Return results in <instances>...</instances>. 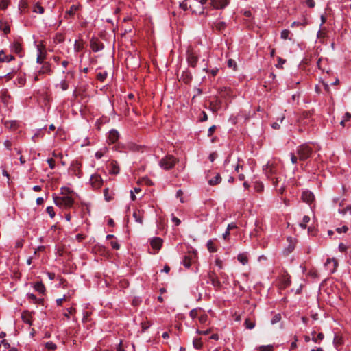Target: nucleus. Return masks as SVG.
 I'll return each instance as SVG.
<instances>
[{
    "label": "nucleus",
    "mask_w": 351,
    "mask_h": 351,
    "mask_svg": "<svg viewBox=\"0 0 351 351\" xmlns=\"http://www.w3.org/2000/svg\"><path fill=\"white\" fill-rule=\"evenodd\" d=\"M64 194L62 197H54L53 201L57 206L60 208H70L73 204V199L71 197L69 196L64 192H62Z\"/></svg>",
    "instance_id": "f257e3e1"
},
{
    "label": "nucleus",
    "mask_w": 351,
    "mask_h": 351,
    "mask_svg": "<svg viewBox=\"0 0 351 351\" xmlns=\"http://www.w3.org/2000/svg\"><path fill=\"white\" fill-rule=\"evenodd\" d=\"M178 160L173 156H167L162 158L160 162L159 165L161 168L165 170H169L173 168L175 165L177 163Z\"/></svg>",
    "instance_id": "f03ea898"
},
{
    "label": "nucleus",
    "mask_w": 351,
    "mask_h": 351,
    "mask_svg": "<svg viewBox=\"0 0 351 351\" xmlns=\"http://www.w3.org/2000/svg\"><path fill=\"white\" fill-rule=\"evenodd\" d=\"M297 153L300 160H305L310 157L312 153V149L308 145L304 144L298 147Z\"/></svg>",
    "instance_id": "7ed1b4c3"
},
{
    "label": "nucleus",
    "mask_w": 351,
    "mask_h": 351,
    "mask_svg": "<svg viewBox=\"0 0 351 351\" xmlns=\"http://www.w3.org/2000/svg\"><path fill=\"white\" fill-rule=\"evenodd\" d=\"M263 171L265 176L269 180L278 174L276 166L270 162L263 166Z\"/></svg>",
    "instance_id": "20e7f679"
},
{
    "label": "nucleus",
    "mask_w": 351,
    "mask_h": 351,
    "mask_svg": "<svg viewBox=\"0 0 351 351\" xmlns=\"http://www.w3.org/2000/svg\"><path fill=\"white\" fill-rule=\"evenodd\" d=\"M337 266L338 262L334 258H328L326 263H324V268L329 274H333L334 272H335Z\"/></svg>",
    "instance_id": "39448f33"
},
{
    "label": "nucleus",
    "mask_w": 351,
    "mask_h": 351,
    "mask_svg": "<svg viewBox=\"0 0 351 351\" xmlns=\"http://www.w3.org/2000/svg\"><path fill=\"white\" fill-rule=\"evenodd\" d=\"M187 62L191 67H195L198 61V57L191 49L187 50Z\"/></svg>",
    "instance_id": "423d86ee"
},
{
    "label": "nucleus",
    "mask_w": 351,
    "mask_h": 351,
    "mask_svg": "<svg viewBox=\"0 0 351 351\" xmlns=\"http://www.w3.org/2000/svg\"><path fill=\"white\" fill-rule=\"evenodd\" d=\"M90 183L94 189H99L103 184V180L98 174H93L90 178Z\"/></svg>",
    "instance_id": "0eeeda50"
},
{
    "label": "nucleus",
    "mask_w": 351,
    "mask_h": 351,
    "mask_svg": "<svg viewBox=\"0 0 351 351\" xmlns=\"http://www.w3.org/2000/svg\"><path fill=\"white\" fill-rule=\"evenodd\" d=\"M90 47L93 51L97 52L104 48V45L97 38H93L90 40Z\"/></svg>",
    "instance_id": "6e6552de"
},
{
    "label": "nucleus",
    "mask_w": 351,
    "mask_h": 351,
    "mask_svg": "<svg viewBox=\"0 0 351 351\" xmlns=\"http://www.w3.org/2000/svg\"><path fill=\"white\" fill-rule=\"evenodd\" d=\"M302 199L307 204H311L314 201V195L309 191H304L302 193Z\"/></svg>",
    "instance_id": "1a4fd4ad"
},
{
    "label": "nucleus",
    "mask_w": 351,
    "mask_h": 351,
    "mask_svg": "<svg viewBox=\"0 0 351 351\" xmlns=\"http://www.w3.org/2000/svg\"><path fill=\"white\" fill-rule=\"evenodd\" d=\"M228 3L227 0H212L211 4L216 9H222Z\"/></svg>",
    "instance_id": "9d476101"
},
{
    "label": "nucleus",
    "mask_w": 351,
    "mask_h": 351,
    "mask_svg": "<svg viewBox=\"0 0 351 351\" xmlns=\"http://www.w3.org/2000/svg\"><path fill=\"white\" fill-rule=\"evenodd\" d=\"M119 138V134L116 130H111L109 132L108 141L110 143H114Z\"/></svg>",
    "instance_id": "9b49d317"
},
{
    "label": "nucleus",
    "mask_w": 351,
    "mask_h": 351,
    "mask_svg": "<svg viewBox=\"0 0 351 351\" xmlns=\"http://www.w3.org/2000/svg\"><path fill=\"white\" fill-rule=\"evenodd\" d=\"M162 243V240L159 237L154 238L150 242L152 247L156 250V251L160 249Z\"/></svg>",
    "instance_id": "f8f14e48"
},
{
    "label": "nucleus",
    "mask_w": 351,
    "mask_h": 351,
    "mask_svg": "<svg viewBox=\"0 0 351 351\" xmlns=\"http://www.w3.org/2000/svg\"><path fill=\"white\" fill-rule=\"evenodd\" d=\"M38 73V74H50L51 73V64L49 62H44Z\"/></svg>",
    "instance_id": "ddd939ff"
},
{
    "label": "nucleus",
    "mask_w": 351,
    "mask_h": 351,
    "mask_svg": "<svg viewBox=\"0 0 351 351\" xmlns=\"http://www.w3.org/2000/svg\"><path fill=\"white\" fill-rule=\"evenodd\" d=\"M109 171L112 174H118L119 173V167L117 162L112 161L110 164Z\"/></svg>",
    "instance_id": "4468645a"
},
{
    "label": "nucleus",
    "mask_w": 351,
    "mask_h": 351,
    "mask_svg": "<svg viewBox=\"0 0 351 351\" xmlns=\"http://www.w3.org/2000/svg\"><path fill=\"white\" fill-rule=\"evenodd\" d=\"M221 177L220 176L219 173H215V176L208 180V184L210 185V186H214V185H216V184H218L221 182Z\"/></svg>",
    "instance_id": "2eb2a0df"
},
{
    "label": "nucleus",
    "mask_w": 351,
    "mask_h": 351,
    "mask_svg": "<svg viewBox=\"0 0 351 351\" xmlns=\"http://www.w3.org/2000/svg\"><path fill=\"white\" fill-rule=\"evenodd\" d=\"M11 49L12 51L18 54L19 56H22L21 51H22V47L20 45V43L15 42L12 44L11 46Z\"/></svg>",
    "instance_id": "dca6fc26"
},
{
    "label": "nucleus",
    "mask_w": 351,
    "mask_h": 351,
    "mask_svg": "<svg viewBox=\"0 0 351 351\" xmlns=\"http://www.w3.org/2000/svg\"><path fill=\"white\" fill-rule=\"evenodd\" d=\"M104 195L105 200L107 202H110L113 199L114 193L110 191L108 188H105L104 190Z\"/></svg>",
    "instance_id": "f3484780"
},
{
    "label": "nucleus",
    "mask_w": 351,
    "mask_h": 351,
    "mask_svg": "<svg viewBox=\"0 0 351 351\" xmlns=\"http://www.w3.org/2000/svg\"><path fill=\"white\" fill-rule=\"evenodd\" d=\"M29 0H21L19 4V8L21 12H24L28 8Z\"/></svg>",
    "instance_id": "a211bd4d"
},
{
    "label": "nucleus",
    "mask_w": 351,
    "mask_h": 351,
    "mask_svg": "<svg viewBox=\"0 0 351 351\" xmlns=\"http://www.w3.org/2000/svg\"><path fill=\"white\" fill-rule=\"evenodd\" d=\"M237 260L243 265H245L248 263V258L245 253H241L237 256Z\"/></svg>",
    "instance_id": "6ab92c4d"
},
{
    "label": "nucleus",
    "mask_w": 351,
    "mask_h": 351,
    "mask_svg": "<svg viewBox=\"0 0 351 351\" xmlns=\"http://www.w3.org/2000/svg\"><path fill=\"white\" fill-rule=\"evenodd\" d=\"M343 338L341 335L336 334L333 339V343L336 348L341 346L343 344Z\"/></svg>",
    "instance_id": "aec40b11"
},
{
    "label": "nucleus",
    "mask_w": 351,
    "mask_h": 351,
    "mask_svg": "<svg viewBox=\"0 0 351 351\" xmlns=\"http://www.w3.org/2000/svg\"><path fill=\"white\" fill-rule=\"evenodd\" d=\"M21 318L25 323L29 325H32V316L29 313H23L21 315Z\"/></svg>",
    "instance_id": "412c9836"
},
{
    "label": "nucleus",
    "mask_w": 351,
    "mask_h": 351,
    "mask_svg": "<svg viewBox=\"0 0 351 351\" xmlns=\"http://www.w3.org/2000/svg\"><path fill=\"white\" fill-rule=\"evenodd\" d=\"M133 217L136 222L139 223L140 224L143 223V214L140 210L134 211Z\"/></svg>",
    "instance_id": "4be33fe9"
},
{
    "label": "nucleus",
    "mask_w": 351,
    "mask_h": 351,
    "mask_svg": "<svg viewBox=\"0 0 351 351\" xmlns=\"http://www.w3.org/2000/svg\"><path fill=\"white\" fill-rule=\"evenodd\" d=\"M34 289L40 293H44L45 287L41 282H36L34 286Z\"/></svg>",
    "instance_id": "5701e85b"
},
{
    "label": "nucleus",
    "mask_w": 351,
    "mask_h": 351,
    "mask_svg": "<svg viewBox=\"0 0 351 351\" xmlns=\"http://www.w3.org/2000/svg\"><path fill=\"white\" fill-rule=\"evenodd\" d=\"M272 180V183L274 187L277 188L279 185V183L281 182L282 180V177L280 175L277 174L274 178L271 179Z\"/></svg>",
    "instance_id": "b1692460"
},
{
    "label": "nucleus",
    "mask_w": 351,
    "mask_h": 351,
    "mask_svg": "<svg viewBox=\"0 0 351 351\" xmlns=\"http://www.w3.org/2000/svg\"><path fill=\"white\" fill-rule=\"evenodd\" d=\"M244 324L247 329H253L255 327V322L253 320H251L249 318H247L245 320Z\"/></svg>",
    "instance_id": "393cba45"
},
{
    "label": "nucleus",
    "mask_w": 351,
    "mask_h": 351,
    "mask_svg": "<svg viewBox=\"0 0 351 351\" xmlns=\"http://www.w3.org/2000/svg\"><path fill=\"white\" fill-rule=\"evenodd\" d=\"M315 332L312 333V335H313L312 340L315 343H318L324 339V334L322 332L317 334V336H315Z\"/></svg>",
    "instance_id": "a878e982"
},
{
    "label": "nucleus",
    "mask_w": 351,
    "mask_h": 351,
    "mask_svg": "<svg viewBox=\"0 0 351 351\" xmlns=\"http://www.w3.org/2000/svg\"><path fill=\"white\" fill-rule=\"evenodd\" d=\"M181 77L182 78V80L184 81L185 83H188L191 80L192 75L189 72L184 71V72H183Z\"/></svg>",
    "instance_id": "bb28decb"
},
{
    "label": "nucleus",
    "mask_w": 351,
    "mask_h": 351,
    "mask_svg": "<svg viewBox=\"0 0 351 351\" xmlns=\"http://www.w3.org/2000/svg\"><path fill=\"white\" fill-rule=\"evenodd\" d=\"M207 248H208V250L210 252H217V247H215L213 240H209L207 242Z\"/></svg>",
    "instance_id": "cd10ccee"
},
{
    "label": "nucleus",
    "mask_w": 351,
    "mask_h": 351,
    "mask_svg": "<svg viewBox=\"0 0 351 351\" xmlns=\"http://www.w3.org/2000/svg\"><path fill=\"white\" fill-rule=\"evenodd\" d=\"M32 11L36 13L43 14L44 8L40 4L36 3L33 5Z\"/></svg>",
    "instance_id": "c85d7f7f"
},
{
    "label": "nucleus",
    "mask_w": 351,
    "mask_h": 351,
    "mask_svg": "<svg viewBox=\"0 0 351 351\" xmlns=\"http://www.w3.org/2000/svg\"><path fill=\"white\" fill-rule=\"evenodd\" d=\"M37 50H38V56H37V58H36V62L37 63H39V64H43V59H44V57L42 58V51H41V47L40 45H38L37 46Z\"/></svg>",
    "instance_id": "c756f323"
},
{
    "label": "nucleus",
    "mask_w": 351,
    "mask_h": 351,
    "mask_svg": "<svg viewBox=\"0 0 351 351\" xmlns=\"http://www.w3.org/2000/svg\"><path fill=\"white\" fill-rule=\"evenodd\" d=\"M339 213L342 215H346L347 213L351 215V205L347 206L346 208H339Z\"/></svg>",
    "instance_id": "7c9ffc66"
},
{
    "label": "nucleus",
    "mask_w": 351,
    "mask_h": 351,
    "mask_svg": "<svg viewBox=\"0 0 351 351\" xmlns=\"http://www.w3.org/2000/svg\"><path fill=\"white\" fill-rule=\"evenodd\" d=\"M254 187L256 192H262L264 189V185L261 182H255Z\"/></svg>",
    "instance_id": "2f4dec72"
},
{
    "label": "nucleus",
    "mask_w": 351,
    "mask_h": 351,
    "mask_svg": "<svg viewBox=\"0 0 351 351\" xmlns=\"http://www.w3.org/2000/svg\"><path fill=\"white\" fill-rule=\"evenodd\" d=\"M0 29L3 32L4 34L10 32V28L8 23H0Z\"/></svg>",
    "instance_id": "473e14b6"
},
{
    "label": "nucleus",
    "mask_w": 351,
    "mask_h": 351,
    "mask_svg": "<svg viewBox=\"0 0 351 351\" xmlns=\"http://www.w3.org/2000/svg\"><path fill=\"white\" fill-rule=\"evenodd\" d=\"M243 16L245 17V20H248L250 18H252V19H255V16L253 15L251 10H245L243 12Z\"/></svg>",
    "instance_id": "72a5a7b5"
},
{
    "label": "nucleus",
    "mask_w": 351,
    "mask_h": 351,
    "mask_svg": "<svg viewBox=\"0 0 351 351\" xmlns=\"http://www.w3.org/2000/svg\"><path fill=\"white\" fill-rule=\"evenodd\" d=\"M107 152V148L104 147L103 149H101L100 150L97 151L95 153V157L97 159L101 158V157L105 154V153Z\"/></svg>",
    "instance_id": "f704fd0d"
},
{
    "label": "nucleus",
    "mask_w": 351,
    "mask_h": 351,
    "mask_svg": "<svg viewBox=\"0 0 351 351\" xmlns=\"http://www.w3.org/2000/svg\"><path fill=\"white\" fill-rule=\"evenodd\" d=\"M309 221H310V217L307 215H305L302 219V222L301 223H300V226L304 229L306 228V224L309 222Z\"/></svg>",
    "instance_id": "c9c22d12"
},
{
    "label": "nucleus",
    "mask_w": 351,
    "mask_h": 351,
    "mask_svg": "<svg viewBox=\"0 0 351 351\" xmlns=\"http://www.w3.org/2000/svg\"><path fill=\"white\" fill-rule=\"evenodd\" d=\"M210 280H211L212 285L215 287H219L220 286V282L214 276H209Z\"/></svg>",
    "instance_id": "e433bc0d"
},
{
    "label": "nucleus",
    "mask_w": 351,
    "mask_h": 351,
    "mask_svg": "<svg viewBox=\"0 0 351 351\" xmlns=\"http://www.w3.org/2000/svg\"><path fill=\"white\" fill-rule=\"evenodd\" d=\"M281 319V315L280 313L275 314L271 320L272 324L279 322Z\"/></svg>",
    "instance_id": "4c0bfd02"
},
{
    "label": "nucleus",
    "mask_w": 351,
    "mask_h": 351,
    "mask_svg": "<svg viewBox=\"0 0 351 351\" xmlns=\"http://www.w3.org/2000/svg\"><path fill=\"white\" fill-rule=\"evenodd\" d=\"M9 0H0V10H5L9 5Z\"/></svg>",
    "instance_id": "58836bf2"
},
{
    "label": "nucleus",
    "mask_w": 351,
    "mask_h": 351,
    "mask_svg": "<svg viewBox=\"0 0 351 351\" xmlns=\"http://www.w3.org/2000/svg\"><path fill=\"white\" fill-rule=\"evenodd\" d=\"M200 310H198V309H193L190 311L189 313V315H190V317L192 318V319H195L196 317H198L199 316V311Z\"/></svg>",
    "instance_id": "ea45409f"
},
{
    "label": "nucleus",
    "mask_w": 351,
    "mask_h": 351,
    "mask_svg": "<svg viewBox=\"0 0 351 351\" xmlns=\"http://www.w3.org/2000/svg\"><path fill=\"white\" fill-rule=\"evenodd\" d=\"M193 346L196 349H200L202 346L201 339H195L193 340Z\"/></svg>",
    "instance_id": "a19ab883"
},
{
    "label": "nucleus",
    "mask_w": 351,
    "mask_h": 351,
    "mask_svg": "<svg viewBox=\"0 0 351 351\" xmlns=\"http://www.w3.org/2000/svg\"><path fill=\"white\" fill-rule=\"evenodd\" d=\"M198 319L201 324H205L208 320V315L206 314L199 315Z\"/></svg>",
    "instance_id": "79ce46f5"
},
{
    "label": "nucleus",
    "mask_w": 351,
    "mask_h": 351,
    "mask_svg": "<svg viewBox=\"0 0 351 351\" xmlns=\"http://www.w3.org/2000/svg\"><path fill=\"white\" fill-rule=\"evenodd\" d=\"M47 213L49 215L51 218H53L55 216V212L53 206H48L46 208Z\"/></svg>",
    "instance_id": "37998d69"
},
{
    "label": "nucleus",
    "mask_w": 351,
    "mask_h": 351,
    "mask_svg": "<svg viewBox=\"0 0 351 351\" xmlns=\"http://www.w3.org/2000/svg\"><path fill=\"white\" fill-rule=\"evenodd\" d=\"M45 347L49 350H53L56 348V345L54 343L49 341L46 343Z\"/></svg>",
    "instance_id": "c03bdc74"
},
{
    "label": "nucleus",
    "mask_w": 351,
    "mask_h": 351,
    "mask_svg": "<svg viewBox=\"0 0 351 351\" xmlns=\"http://www.w3.org/2000/svg\"><path fill=\"white\" fill-rule=\"evenodd\" d=\"M97 79L101 80V81H104L106 77H107V72L104 71V72H100L97 74Z\"/></svg>",
    "instance_id": "a18cd8bd"
},
{
    "label": "nucleus",
    "mask_w": 351,
    "mask_h": 351,
    "mask_svg": "<svg viewBox=\"0 0 351 351\" xmlns=\"http://www.w3.org/2000/svg\"><path fill=\"white\" fill-rule=\"evenodd\" d=\"M182 263L185 267L189 268L191 265V259L186 256L184 257Z\"/></svg>",
    "instance_id": "49530a36"
},
{
    "label": "nucleus",
    "mask_w": 351,
    "mask_h": 351,
    "mask_svg": "<svg viewBox=\"0 0 351 351\" xmlns=\"http://www.w3.org/2000/svg\"><path fill=\"white\" fill-rule=\"evenodd\" d=\"M111 247L114 250H119L120 248V245L115 240L111 241L110 242Z\"/></svg>",
    "instance_id": "de8ad7c7"
},
{
    "label": "nucleus",
    "mask_w": 351,
    "mask_h": 351,
    "mask_svg": "<svg viewBox=\"0 0 351 351\" xmlns=\"http://www.w3.org/2000/svg\"><path fill=\"white\" fill-rule=\"evenodd\" d=\"M64 40V37L62 34H56V37H55V41L56 43H62Z\"/></svg>",
    "instance_id": "09e8293b"
},
{
    "label": "nucleus",
    "mask_w": 351,
    "mask_h": 351,
    "mask_svg": "<svg viewBox=\"0 0 351 351\" xmlns=\"http://www.w3.org/2000/svg\"><path fill=\"white\" fill-rule=\"evenodd\" d=\"M290 32L287 29L282 30L281 32V38L282 39H288Z\"/></svg>",
    "instance_id": "8fccbe9b"
},
{
    "label": "nucleus",
    "mask_w": 351,
    "mask_h": 351,
    "mask_svg": "<svg viewBox=\"0 0 351 351\" xmlns=\"http://www.w3.org/2000/svg\"><path fill=\"white\" fill-rule=\"evenodd\" d=\"M59 86L62 90H66L68 89V84L65 80L61 81Z\"/></svg>",
    "instance_id": "3c124183"
},
{
    "label": "nucleus",
    "mask_w": 351,
    "mask_h": 351,
    "mask_svg": "<svg viewBox=\"0 0 351 351\" xmlns=\"http://www.w3.org/2000/svg\"><path fill=\"white\" fill-rule=\"evenodd\" d=\"M348 228L346 226H343L342 227H340V228H337L336 229V231L338 232V233H345L348 231Z\"/></svg>",
    "instance_id": "603ef678"
},
{
    "label": "nucleus",
    "mask_w": 351,
    "mask_h": 351,
    "mask_svg": "<svg viewBox=\"0 0 351 351\" xmlns=\"http://www.w3.org/2000/svg\"><path fill=\"white\" fill-rule=\"evenodd\" d=\"M7 61H8L7 56L5 55L4 51L3 50H1L0 51V62H7Z\"/></svg>",
    "instance_id": "864d4df0"
},
{
    "label": "nucleus",
    "mask_w": 351,
    "mask_h": 351,
    "mask_svg": "<svg viewBox=\"0 0 351 351\" xmlns=\"http://www.w3.org/2000/svg\"><path fill=\"white\" fill-rule=\"evenodd\" d=\"M74 49L75 51H80L82 49V45L76 40L74 45Z\"/></svg>",
    "instance_id": "5fc2aeb1"
},
{
    "label": "nucleus",
    "mask_w": 351,
    "mask_h": 351,
    "mask_svg": "<svg viewBox=\"0 0 351 351\" xmlns=\"http://www.w3.org/2000/svg\"><path fill=\"white\" fill-rule=\"evenodd\" d=\"M47 163L49 164V167L53 169L55 167V161L53 158L47 159Z\"/></svg>",
    "instance_id": "6e6d98bb"
},
{
    "label": "nucleus",
    "mask_w": 351,
    "mask_h": 351,
    "mask_svg": "<svg viewBox=\"0 0 351 351\" xmlns=\"http://www.w3.org/2000/svg\"><path fill=\"white\" fill-rule=\"evenodd\" d=\"M77 10V8L74 5L71 6L70 10L66 12V14L71 16L74 14V12Z\"/></svg>",
    "instance_id": "4d7b16f0"
},
{
    "label": "nucleus",
    "mask_w": 351,
    "mask_h": 351,
    "mask_svg": "<svg viewBox=\"0 0 351 351\" xmlns=\"http://www.w3.org/2000/svg\"><path fill=\"white\" fill-rule=\"evenodd\" d=\"M261 350L262 351H271L272 350V346H263L260 348Z\"/></svg>",
    "instance_id": "13d9d810"
},
{
    "label": "nucleus",
    "mask_w": 351,
    "mask_h": 351,
    "mask_svg": "<svg viewBox=\"0 0 351 351\" xmlns=\"http://www.w3.org/2000/svg\"><path fill=\"white\" fill-rule=\"evenodd\" d=\"M228 66L230 68H234V69H235V67H236V63H235V62H234L233 60L230 59V60L228 61Z\"/></svg>",
    "instance_id": "bf43d9fd"
},
{
    "label": "nucleus",
    "mask_w": 351,
    "mask_h": 351,
    "mask_svg": "<svg viewBox=\"0 0 351 351\" xmlns=\"http://www.w3.org/2000/svg\"><path fill=\"white\" fill-rule=\"evenodd\" d=\"M306 3L309 8H313L315 6L314 0H306Z\"/></svg>",
    "instance_id": "052dcab7"
},
{
    "label": "nucleus",
    "mask_w": 351,
    "mask_h": 351,
    "mask_svg": "<svg viewBox=\"0 0 351 351\" xmlns=\"http://www.w3.org/2000/svg\"><path fill=\"white\" fill-rule=\"evenodd\" d=\"M64 300H66V296L64 295L62 298H58L56 300V303L58 306H61Z\"/></svg>",
    "instance_id": "680f3d73"
},
{
    "label": "nucleus",
    "mask_w": 351,
    "mask_h": 351,
    "mask_svg": "<svg viewBox=\"0 0 351 351\" xmlns=\"http://www.w3.org/2000/svg\"><path fill=\"white\" fill-rule=\"evenodd\" d=\"M237 228V225L235 223H231L230 224L228 225V227H227V229L228 231H230L231 230L234 229V228Z\"/></svg>",
    "instance_id": "e2e57ef3"
},
{
    "label": "nucleus",
    "mask_w": 351,
    "mask_h": 351,
    "mask_svg": "<svg viewBox=\"0 0 351 351\" xmlns=\"http://www.w3.org/2000/svg\"><path fill=\"white\" fill-rule=\"evenodd\" d=\"M215 130V125H212L211 127H210L208 129V136H210L213 134V133L214 132Z\"/></svg>",
    "instance_id": "0e129e2a"
},
{
    "label": "nucleus",
    "mask_w": 351,
    "mask_h": 351,
    "mask_svg": "<svg viewBox=\"0 0 351 351\" xmlns=\"http://www.w3.org/2000/svg\"><path fill=\"white\" fill-rule=\"evenodd\" d=\"M217 154L216 153H211L209 155V159L211 162H213L215 160V159L217 158Z\"/></svg>",
    "instance_id": "69168bd1"
},
{
    "label": "nucleus",
    "mask_w": 351,
    "mask_h": 351,
    "mask_svg": "<svg viewBox=\"0 0 351 351\" xmlns=\"http://www.w3.org/2000/svg\"><path fill=\"white\" fill-rule=\"evenodd\" d=\"M297 160H298L297 157H296L294 154H291V162H292L293 164H295V163L297 162Z\"/></svg>",
    "instance_id": "338daca9"
},
{
    "label": "nucleus",
    "mask_w": 351,
    "mask_h": 351,
    "mask_svg": "<svg viewBox=\"0 0 351 351\" xmlns=\"http://www.w3.org/2000/svg\"><path fill=\"white\" fill-rule=\"evenodd\" d=\"M215 264L217 266H218L219 268H222V261L219 258H217L215 261Z\"/></svg>",
    "instance_id": "774afa93"
}]
</instances>
